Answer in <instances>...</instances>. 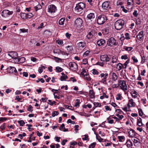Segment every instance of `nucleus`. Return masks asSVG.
<instances>
[{"instance_id": "obj_22", "label": "nucleus", "mask_w": 148, "mask_h": 148, "mask_svg": "<svg viewBox=\"0 0 148 148\" xmlns=\"http://www.w3.org/2000/svg\"><path fill=\"white\" fill-rule=\"evenodd\" d=\"M128 132L129 136L131 137H134L136 135L135 132L132 129L130 130Z\"/></svg>"}, {"instance_id": "obj_39", "label": "nucleus", "mask_w": 148, "mask_h": 148, "mask_svg": "<svg viewBox=\"0 0 148 148\" xmlns=\"http://www.w3.org/2000/svg\"><path fill=\"white\" fill-rule=\"evenodd\" d=\"M133 0H127V5L128 6L133 5L134 4Z\"/></svg>"}, {"instance_id": "obj_1", "label": "nucleus", "mask_w": 148, "mask_h": 148, "mask_svg": "<svg viewBox=\"0 0 148 148\" xmlns=\"http://www.w3.org/2000/svg\"><path fill=\"white\" fill-rule=\"evenodd\" d=\"M124 24V21L121 19H119L115 22L114 23L115 28L117 30H120L122 28Z\"/></svg>"}, {"instance_id": "obj_50", "label": "nucleus", "mask_w": 148, "mask_h": 148, "mask_svg": "<svg viewBox=\"0 0 148 148\" xmlns=\"http://www.w3.org/2000/svg\"><path fill=\"white\" fill-rule=\"evenodd\" d=\"M90 53V51L88 50L86 51L83 54V57H86V56L88 55L89 53Z\"/></svg>"}, {"instance_id": "obj_13", "label": "nucleus", "mask_w": 148, "mask_h": 148, "mask_svg": "<svg viewBox=\"0 0 148 148\" xmlns=\"http://www.w3.org/2000/svg\"><path fill=\"white\" fill-rule=\"evenodd\" d=\"M56 7L53 5H49L48 7V12L51 13L55 12L56 10Z\"/></svg>"}, {"instance_id": "obj_59", "label": "nucleus", "mask_w": 148, "mask_h": 148, "mask_svg": "<svg viewBox=\"0 0 148 148\" xmlns=\"http://www.w3.org/2000/svg\"><path fill=\"white\" fill-rule=\"evenodd\" d=\"M56 43L58 45H62L63 44V42L61 40H56Z\"/></svg>"}, {"instance_id": "obj_11", "label": "nucleus", "mask_w": 148, "mask_h": 148, "mask_svg": "<svg viewBox=\"0 0 148 148\" xmlns=\"http://www.w3.org/2000/svg\"><path fill=\"white\" fill-rule=\"evenodd\" d=\"M128 101L127 103V106L129 109L130 107H134L135 106L136 104L135 102L134 101L133 99L130 97L128 98Z\"/></svg>"}, {"instance_id": "obj_26", "label": "nucleus", "mask_w": 148, "mask_h": 148, "mask_svg": "<svg viewBox=\"0 0 148 148\" xmlns=\"http://www.w3.org/2000/svg\"><path fill=\"white\" fill-rule=\"evenodd\" d=\"M130 94L133 98H136L137 97V92L134 90L130 92Z\"/></svg>"}, {"instance_id": "obj_19", "label": "nucleus", "mask_w": 148, "mask_h": 148, "mask_svg": "<svg viewBox=\"0 0 148 148\" xmlns=\"http://www.w3.org/2000/svg\"><path fill=\"white\" fill-rule=\"evenodd\" d=\"M144 35L143 32L141 31L136 36V37L138 40H140L141 39H143V36Z\"/></svg>"}, {"instance_id": "obj_4", "label": "nucleus", "mask_w": 148, "mask_h": 148, "mask_svg": "<svg viewBox=\"0 0 148 148\" xmlns=\"http://www.w3.org/2000/svg\"><path fill=\"white\" fill-rule=\"evenodd\" d=\"M13 13V11H10L8 10H4L1 12V16L3 18H6L12 15Z\"/></svg>"}, {"instance_id": "obj_2", "label": "nucleus", "mask_w": 148, "mask_h": 148, "mask_svg": "<svg viewBox=\"0 0 148 148\" xmlns=\"http://www.w3.org/2000/svg\"><path fill=\"white\" fill-rule=\"evenodd\" d=\"M108 20L107 17L104 14H101L98 17L97 22L99 25L104 24Z\"/></svg>"}, {"instance_id": "obj_60", "label": "nucleus", "mask_w": 148, "mask_h": 148, "mask_svg": "<svg viewBox=\"0 0 148 148\" xmlns=\"http://www.w3.org/2000/svg\"><path fill=\"white\" fill-rule=\"evenodd\" d=\"M133 14L135 17H137L138 15V11L136 10H134V12L133 13Z\"/></svg>"}, {"instance_id": "obj_51", "label": "nucleus", "mask_w": 148, "mask_h": 148, "mask_svg": "<svg viewBox=\"0 0 148 148\" xmlns=\"http://www.w3.org/2000/svg\"><path fill=\"white\" fill-rule=\"evenodd\" d=\"M96 137L97 139L100 142H101L103 140V139L101 138L100 136H99L98 134H97L96 135Z\"/></svg>"}, {"instance_id": "obj_63", "label": "nucleus", "mask_w": 148, "mask_h": 148, "mask_svg": "<svg viewBox=\"0 0 148 148\" xmlns=\"http://www.w3.org/2000/svg\"><path fill=\"white\" fill-rule=\"evenodd\" d=\"M138 110V113L139 114L140 116H142L143 115V112L141 109H139Z\"/></svg>"}, {"instance_id": "obj_10", "label": "nucleus", "mask_w": 148, "mask_h": 148, "mask_svg": "<svg viewBox=\"0 0 148 148\" xmlns=\"http://www.w3.org/2000/svg\"><path fill=\"white\" fill-rule=\"evenodd\" d=\"M108 75V74L106 73H101L99 76V77H100L101 78L100 82L104 84H106V79Z\"/></svg>"}, {"instance_id": "obj_42", "label": "nucleus", "mask_w": 148, "mask_h": 148, "mask_svg": "<svg viewBox=\"0 0 148 148\" xmlns=\"http://www.w3.org/2000/svg\"><path fill=\"white\" fill-rule=\"evenodd\" d=\"M130 61L129 59H128L126 62H125L123 64V68L124 69H125L126 68L127 64L129 63Z\"/></svg>"}, {"instance_id": "obj_64", "label": "nucleus", "mask_w": 148, "mask_h": 148, "mask_svg": "<svg viewBox=\"0 0 148 148\" xmlns=\"http://www.w3.org/2000/svg\"><path fill=\"white\" fill-rule=\"evenodd\" d=\"M132 59L133 60L134 63H137L138 62V60L135 56H133Z\"/></svg>"}, {"instance_id": "obj_5", "label": "nucleus", "mask_w": 148, "mask_h": 148, "mask_svg": "<svg viewBox=\"0 0 148 148\" xmlns=\"http://www.w3.org/2000/svg\"><path fill=\"white\" fill-rule=\"evenodd\" d=\"M84 8V4L82 2H80L76 4L75 10L77 12H80Z\"/></svg>"}, {"instance_id": "obj_35", "label": "nucleus", "mask_w": 148, "mask_h": 148, "mask_svg": "<svg viewBox=\"0 0 148 148\" xmlns=\"http://www.w3.org/2000/svg\"><path fill=\"white\" fill-rule=\"evenodd\" d=\"M65 18L63 17L60 19L59 21V24L60 25H63L64 24V22L65 21Z\"/></svg>"}, {"instance_id": "obj_20", "label": "nucleus", "mask_w": 148, "mask_h": 148, "mask_svg": "<svg viewBox=\"0 0 148 148\" xmlns=\"http://www.w3.org/2000/svg\"><path fill=\"white\" fill-rule=\"evenodd\" d=\"M106 43V41L105 40L103 39H101L97 41V45L100 46L103 45Z\"/></svg>"}, {"instance_id": "obj_29", "label": "nucleus", "mask_w": 148, "mask_h": 148, "mask_svg": "<svg viewBox=\"0 0 148 148\" xmlns=\"http://www.w3.org/2000/svg\"><path fill=\"white\" fill-rule=\"evenodd\" d=\"M117 137L119 141L120 142H123L125 140V138L124 136H118Z\"/></svg>"}, {"instance_id": "obj_6", "label": "nucleus", "mask_w": 148, "mask_h": 148, "mask_svg": "<svg viewBox=\"0 0 148 148\" xmlns=\"http://www.w3.org/2000/svg\"><path fill=\"white\" fill-rule=\"evenodd\" d=\"M119 85L121 87V89L123 90L125 92L127 90V86L126 82L124 80H119L118 82Z\"/></svg>"}, {"instance_id": "obj_16", "label": "nucleus", "mask_w": 148, "mask_h": 148, "mask_svg": "<svg viewBox=\"0 0 148 148\" xmlns=\"http://www.w3.org/2000/svg\"><path fill=\"white\" fill-rule=\"evenodd\" d=\"M109 2L108 1L103 2L102 5V8L104 10H107L109 7Z\"/></svg>"}, {"instance_id": "obj_62", "label": "nucleus", "mask_w": 148, "mask_h": 148, "mask_svg": "<svg viewBox=\"0 0 148 148\" xmlns=\"http://www.w3.org/2000/svg\"><path fill=\"white\" fill-rule=\"evenodd\" d=\"M116 111L118 112V114H124L123 112L120 109H117L116 110Z\"/></svg>"}, {"instance_id": "obj_32", "label": "nucleus", "mask_w": 148, "mask_h": 148, "mask_svg": "<svg viewBox=\"0 0 148 148\" xmlns=\"http://www.w3.org/2000/svg\"><path fill=\"white\" fill-rule=\"evenodd\" d=\"M26 15V18H31L34 15V14L31 12H29L25 14Z\"/></svg>"}, {"instance_id": "obj_47", "label": "nucleus", "mask_w": 148, "mask_h": 148, "mask_svg": "<svg viewBox=\"0 0 148 148\" xmlns=\"http://www.w3.org/2000/svg\"><path fill=\"white\" fill-rule=\"evenodd\" d=\"M76 100L77 102L74 105V106L78 108L79 106V100L78 99H77Z\"/></svg>"}, {"instance_id": "obj_31", "label": "nucleus", "mask_w": 148, "mask_h": 148, "mask_svg": "<svg viewBox=\"0 0 148 148\" xmlns=\"http://www.w3.org/2000/svg\"><path fill=\"white\" fill-rule=\"evenodd\" d=\"M116 100H121L123 99L121 94L120 93L117 94L116 96Z\"/></svg>"}, {"instance_id": "obj_53", "label": "nucleus", "mask_w": 148, "mask_h": 148, "mask_svg": "<svg viewBox=\"0 0 148 148\" xmlns=\"http://www.w3.org/2000/svg\"><path fill=\"white\" fill-rule=\"evenodd\" d=\"M121 58L122 60H126L128 59V57L127 54H125L124 55H122L121 57Z\"/></svg>"}, {"instance_id": "obj_9", "label": "nucleus", "mask_w": 148, "mask_h": 148, "mask_svg": "<svg viewBox=\"0 0 148 148\" xmlns=\"http://www.w3.org/2000/svg\"><path fill=\"white\" fill-rule=\"evenodd\" d=\"M70 69L73 71H75L78 70L77 64L73 62H70L69 64Z\"/></svg>"}, {"instance_id": "obj_14", "label": "nucleus", "mask_w": 148, "mask_h": 148, "mask_svg": "<svg viewBox=\"0 0 148 148\" xmlns=\"http://www.w3.org/2000/svg\"><path fill=\"white\" fill-rule=\"evenodd\" d=\"M101 60L103 62H107L110 60V58L107 55H101L100 57Z\"/></svg>"}, {"instance_id": "obj_8", "label": "nucleus", "mask_w": 148, "mask_h": 148, "mask_svg": "<svg viewBox=\"0 0 148 148\" xmlns=\"http://www.w3.org/2000/svg\"><path fill=\"white\" fill-rule=\"evenodd\" d=\"M8 58L10 59L13 58L16 59L18 58V54L16 52L14 51L9 52L8 53Z\"/></svg>"}, {"instance_id": "obj_37", "label": "nucleus", "mask_w": 148, "mask_h": 148, "mask_svg": "<svg viewBox=\"0 0 148 148\" xmlns=\"http://www.w3.org/2000/svg\"><path fill=\"white\" fill-rule=\"evenodd\" d=\"M18 60L20 63H23L25 61V58L24 57H21V58H17Z\"/></svg>"}, {"instance_id": "obj_28", "label": "nucleus", "mask_w": 148, "mask_h": 148, "mask_svg": "<svg viewBox=\"0 0 148 148\" xmlns=\"http://www.w3.org/2000/svg\"><path fill=\"white\" fill-rule=\"evenodd\" d=\"M82 77L85 80H86L90 81L91 79V78L89 75L87 73L86 74L84 75V76H83Z\"/></svg>"}, {"instance_id": "obj_15", "label": "nucleus", "mask_w": 148, "mask_h": 148, "mask_svg": "<svg viewBox=\"0 0 148 148\" xmlns=\"http://www.w3.org/2000/svg\"><path fill=\"white\" fill-rule=\"evenodd\" d=\"M53 52L57 54L58 55H60L61 54L64 55H68V53L66 52L63 51L59 49H55L54 50Z\"/></svg>"}, {"instance_id": "obj_57", "label": "nucleus", "mask_w": 148, "mask_h": 148, "mask_svg": "<svg viewBox=\"0 0 148 148\" xmlns=\"http://www.w3.org/2000/svg\"><path fill=\"white\" fill-rule=\"evenodd\" d=\"M96 145V143H93L91 144L89 146V148H94Z\"/></svg>"}, {"instance_id": "obj_25", "label": "nucleus", "mask_w": 148, "mask_h": 148, "mask_svg": "<svg viewBox=\"0 0 148 148\" xmlns=\"http://www.w3.org/2000/svg\"><path fill=\"white\" fill-rule=\"evenodd\" d=\"M137 125L141 127L143 125L142 119L140 117H137Z\"/></svg>"}, {"instance_id": "obj_3", "label": "nucleus", "mask_w": 148, "mask_h": 148, "mask_svg": "<svg viewBox=\"0 0 148 148\" xmlns=\"http://www.w3.org/2000/svg\"><path fill=\"white\" fill-rule=\"evenodd\" d=\"M74 25L78 29H82V27L83 26V21L82 19L78 18L75 21Z\"/></svg>"}, {"instance_id": "obj_40", "label": "nucleus", "mask_w": 148, "mask_h": 148, "mask_svg": "<svg viewBox=\"0 0 148 148\" xmlns=\"http://www.w3.org/2000/svg\"><path fill=\"white\" fill-rule=\"evenodd\" d=\"M112 79L114 81H116L117 78V76L114 73H112Z\"/></svg>"}, {"instance_id": "obj_23", "label": "nucleus", "mask_w": 148, "mask_h": 148, "mask_svg": "<svg viewBox=\"0 0 148 148\" xmlns=\"http://www.w3.org/2000/svg\"><path fill=\"white\" fill-rule=\"evenodd\" d=\"M62 75L61 76L60 78V80L61 81H65L68 78L67 76L65 75L64 73H61Z\"/></svg>"}, {"instance_id": "obj_41", "label": "nucleus", "mask_w": 148, "mask_h": 148, "mask_svg": "<svg viewBox=\"0 0 148 148\" xmlns=\"http://www.w3.org/2000/svg\"><path fill=\"white\" fill-rule=\"evenodd\" d=\"M104 97H105L106 98H108V95H106L105 93L104 92L103 93L102 95L100 97V98L101 99H103Z\"/></svg>"}, {"instance_id": "obj_52", "label": "nucleus", "mask_w": 148, "mask_h": 148, "mask_svg": "<svg viewBox=\"0 0 148 148\" xmlns=\"http://www.w3.org/2000/svg\"><path fill=\"white\" fill-rule=\"evenodd\" d=\"M54 58L55 60L57 62H62V60L61 58L56 57H54Z\"/></svg>"}, {"instance_id": "obj_17", "label": "nucleus", "mask_w": 148, "mask_h": 148, "mask_svg": "<svg viewBox=\"0 0 148 148\" xmlns=\"http://www.w3.org/2000/svg\"><path fill=\"white\" fill-rule=\"evenodd\" d=\"M86 45L85 42L84 41L80 42L77 44V46L79 48L82 49L84 48Z\"/></svg>"}, {"instance_id": "obj_18", "label": "nucleus", "mask_w": 148, "mask_h": 148, "mask_svg": "<svg viewBox=\"0 0 148 148\" xmlns=\"http://www.w3.org/2000/svg\"><path fill=\"white\" fill-rule=\"evenodd\" d=\"M7 70L9 73H17V72L16 68L14 67L10 66L8 68Z\"/></svg>"}, {"instance_id": "obj_58", "label": "nucleus", "mask_w": 148, "mask_h": 148, "mask_svg": "<svg viewBox=\"0 0 148 148\" xmlns=\"http://www.w3.org/2000/svg\"><path fill=\"white\" fill-rule=\"evenodd\" d=\"M116 115L119 117L118 119H119V120H121L124 117V116L122 115H120L119 114H117Z\"/></svg>"}, {"instance_id": "obj_48", "label": "nucleus", "mask_w": 148, "mask_h": 148, "mask_svg": "<svg viewBox=\"0 0 148 148\" xmlns=\"http://www.w3.org/2000/svg\"><path fill=\"white\" fill-rule=\"evenodd\" d=\"M56 71L60 72L62 71L63 69L59 66H57L56 67Z\"/></svg>"}, {"instance_id": "obj_38", "label": "nucleus", "mask_w": 148, "mask_h": 148, "mask_svg": "<svg viewBox=\"0 0 148 148\" xmlns=\"http://www.w3.org/2000/svg\"><path fill=\"white\" fill-rule=\"evenodd\" d=\"M117 57L116 56H113L112 57V62L113 63L116 62L117 61Z\"/></svg>"}, {"instance_id": "obj_45", "label": "nucleus", "mask_w": 148, "mask_h": 148, "mask_svg": "<svg viewBox=\"0 0 148 148\" xmlns=\"http://www.w3.org/2000/svg\"><path fill=\"white\" fill-rule=\"evenodd\" d=\"M18 122L21 126H23L25 124L24 121L23 120L18 121Z\"/></svg>"}, {"instance_id": "obj_12", "label": "nucleus", "mask_w": 148, "mask_h": 148, "mask_svg": "<svg viewBox=\"0 0 148 148\" xmlns=\"http://www.w3.org/2000/svg\"><path fill=\"white\" fill-rule=\"evenodd\" d=\"M96 34V32L94 30L88 31V33L86 36V37L89 39H90L94 36Z\"/></svg>"}, {"instance_id": "obj_56", "label": "nucleus", "mask_w": 148, "mask_h": 148, "mask_svg": "<svg viewBox=\"0 0 148 148\" xmlns=\"http://www.w3.org/2000/svg\"><path fill=\"white\" fill-rule=\"evenodd\" d=\"M59 114V113L57 111H53L52 113V116L54 117L58 115Z\"/></svg>"}, {"instance_id": "obj_46", "label": "nucleus", "mask_w": 148, "mask_h": 148, "mask_svg": "<svg viewBox=\"0 0 148 148\" xmlns=\"http://www.w3.org/2000/svg\"><path fill=\"white\" fill-rule=\"evenodd\" d=\"M112 119H113L114 121V123H115L116 122L119 123V119L115 116L112 117Z\"/></svg>"}, {"instance_id": "obj_44", "label": "nucleus", "mask_w": 148, "mask_h": 148, "mask_svg": "<svg viewBox=\"0 0 148 148\" xmlns=\"http://www.w3.org/2000/svg\"><path fill=\"white\" fill-rule=\"evenodd\" d=\"M87 73L86 71L84 69H83L82 71L80 73V75L83 76Z\"/></svg>"}, {"instance_id": "obj_49", "label": "nucleus", "mask_w": 148, "mask_h": 148, "mask_svg": "<svg viewBox=\"0 0 148 148\" xmlns=\"http://www.w3.org/2000/svg\"><path fill=\"white\" fill-rule=\"evenodd\" d=\"M92 73L94 75H98L99 72L95 69H93L92 70Z\"/></svg>"}, {"instance_id": "obj_55", "label": "nucleus", "mask_w": 148, "mask_h": 148, "mask_svg": "<svg viewBox=\"0 0 148 148\" xmlns=\"http://www.w3.org/2000/svg\"><path fill=\"white\" fill-rule=\"evenodd\" d=\"M59 129L62 131H64V130L65 129L64 125V124H62L59 128Z\"/></svg>"}, {"instance_id": "obj_36", "label": "nucleus", "mask_w": 148, "mask_h": 148, "mask_svg": "<svg viewBox=\"0 0 148 148\" xmlns=\"http://www.w3.org/2000/svg\"><path fill=\"white\" fill-rule=\"evenodd\" d=\"M123 49L129 52L131 51L133 49V48L132 47L124 46Z\"/></svg>"}, {"instance_id": "obj_21", "label": "nucleus", "mask_w": 148, "mask_h": 148, "mask_svg": "<svg viewBox=\"0 0 148 148\" xmlns=\"http://www.w3.org/2000/svg\"><path fill=\"white\" fill-rule=\"evenodd\" d=\"M95 93L94 92V90L92 89L90 90L89 91V96L91 99H94L95 97Z\"/></svg>"}, {"instance_id": "obj_43", "label": "nucleus", "mask_w": 148, "mask_h": 148, "mask_svg": "<svg viewBox=\"0 0 148 148\" xmlns=\"http://www.w3.org/2000/svg\"><path fill=\"white\" fill-rule=\"evenodd\" d=\"M130 61L129 59H128L126 62H125L123 64V68L124 69H125L126 68L127 64L129 63Z\"/></svg>"}, {"instance_id": "obj_24", "label": "nucleus", "mask_w": 148, "mask_h": 148, "mask_svg": "<svg viewBox=\"0 0 148 148\" xmlns=\"http://www.w3.org/2000/svg\"><path fill=\"white\" fill-rule=\"evenodd\" d=\"M125 144L128 148L131 147L133 145L132 142L130 139L128 140H127Z\"/></svg>"}, {"instance_id": "obj_54", "label": "nucleus", "mask_w": 148, "mask_h": 148, "mask_svg": "<svg viewBox=\"0 0 148 148\" xmlns=\"http://www.w3.org/2000/svg\"><path fill=\"white\" fill-rule=\"evenodd\" d=\"M67 49L69 51H71L73 49V47L72 46H68L67 47Z\"/></svg>"}, {"instance_id": "obj_27", "label": "nucleus", "mask_w": 148, "mask_h": 148, "mask_svg": "<svg viewBox=\"0 0 148 148\" xmlns=\"http://www.w3.org/2000/svg\"><path fill=\"white\" fill-rule=\"evenodd\" d=\"M42 8V6L40 4H38L37 5L34 6V10L35 12H37L38 10L41 9Z\"/></svg>"}, {"instance_id": "obj_7", "label": "nucleus", "mask_w": 148, "mask_h": 148, "mask_svg": "<svg viewBox=\"0 0 148 148\" xmlns=\"http://www.w3.org/2000/svg\"><path fill=\"white\" fill-rule=\"evenodd\" d=\"M107 45L110 47H112L116 45L117 44L115 38L113 37H111L107 41Z\"/></svg>"}, {"instance_id": "obj_61", "label": "nucleus", "mask_w": 148, "mask_h": 148, "mask_svg": "<svg viewBox=\"0 0 148 148\" xmlns=\"http://www.w3.org/2000/svg\"><path fill=\"white\" fill-rule=\"evenodd\" d=\"M94 104L95 107H100L101 106V104L100 103L98 102H94Z\"/></svg>"}, {"instance_id": "obj_30", "label": "nucleus", "mask_w": 148, "mask_h": 148, "mask_svg": "<svg viewBox=\"0 0 148 148\" xmlns=\"http://www.w3.org/2000/svg\"><path fill=\"white\" fill-rule=\"evenodd\" d=\"M95 14L94 13H90L87 15V17L89 19L93 18H95Z\"/></svg>"}, {"instance_id": "obj_34", "label": "nucleus", "mask_w": 148, "mask_h": 148, "mask_svg": "<svg viewBox=\"0 0 148 148\" xmlns=\"http://www.w3.org/2000/svg\"><path fill=\"white\" fill-rule=\"evenodd\" d=\"M117 69L119 70L120 71L122 68H123V64L121 63H119L116 65Z\"/></svg>"}, {"instance_id": "obj_33", "label": "nucleus", "mask_w": 148, "mask_h": 148, "mask_svg": "<svg viewBox=\"0 0 148 148\" xmlns=\"http://www.w3.org/2000/svg\"><path fill=\"white\" fill-rule=\"evenodd\" d=\"M107 120L109 123L112 124L114 123L113 119H112V118H111V116L108 117L107 118Z\"/></svg>"}]
</instances>
